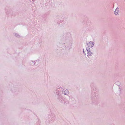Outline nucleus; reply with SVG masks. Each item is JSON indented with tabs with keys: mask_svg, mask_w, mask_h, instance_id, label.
Masks as SVG:
<instances>
[{
	"mask_svg": "<svg viewBox=\"0 0 125 125\" xmlns=\"http://www.w3.org/2000/svg\"><path fill=\"white\" fill-rule=\"evenodd\" d=\"M86 51L87 54V57H88L89 58L90 56H91L92 55L93 53L91 51L89 48L88 47L86 48L85 49H83V53L85 55H86V53L85 52V51L86 52Z\"/></svg>",
	"mask_w": 125,
	"mask_h": 125,
	"instance_id": "obj_1",
	"label": "nucleus"
},
{
	"mask_svg": "<svg viewBox=\"0 0 125 125\" xmlns=\"http://www.w3.org/2000/svg\"><path fill=\"white\" fill-rule=\"evenodd\" d=\"M62 93L64 95H68L69 94V92L68 90L64 89L62 90Z\"/></svg>",
	"mask_w": 125,
	"mask_h": 125,
	"instance_id": "obj_2",
	"label": "nucleus"
},
{
	"mask_svg": "<svg viewBox=\"0 0 125 125\" xmlns=\"http://www.w3.org/2000/svg\"><path fill=\"white\" fill-rule=\"evenodd\" d=\"M94 42L91 41L87 43V45L89 47H92L94 46Z\"/></svg>",
	"mask_w": 125,
	"mask_h": 125,
	"instance_id": "obj_3",
	"label": "nucleus"
},
{
	"mask_svg": "<svg viewBox=\"0 0 125 125\" xmlns=\"http://www.w3.org/2000/svg\"><path fill=\"white\" fill-rule=\"evenodd\" d=\"M115 14L116 15H119V10L118 8H117L115 11H114Z\"/></svg>",
	"mask_w": 125,
	"mask_h": 125,
	"instance_id": "obj_4",
	"label": "nucleus"
},
{
	"mask_svg": "<svg viewBox=\"0 0 125 125\" xmlns=\"http://www.w3.org/2000/svg\"><path fill=\"white\" fill-rule=\"evenodd\" d=\"M38 61H39V60H36V61H34V62H33V61H31L30 62V63L31 64V65H34L35 63V61H36V62L38 61Z\"/></svg>",
	"mask_w": 125,
	"mask_h": 125,
	"instance_id": "obj_5",
	"label": "nucleus"
},
{
	"mask_svg": "<svg viewBox=\"0 0 125 125\" xmlns=\"http://www.w3.org/2000/svg\"><path fill=\"white\" fill-rule=\"evenodd\" d=\"M57 95H58V96L57 97L58 99H60L61 98V96L59 95L58 93H57Z\"/></svg>",
	"mask_w": 125,
	"mask_h": 125,
	"instance_id": "obj_6",
	"label": "nucleus"
},
{
	"mask_svg": "<svg viewBox=\"0 0 125 125\" xmlns=\"http://www.w3.org/2000/svg\"><path fill=\"white\" fill-rule=\"evenodd\" d=\"M15 36L17 37H18V38H19L20 37V35H19L18 34H16V33H15Z\"/></svg>",
	"mask_w": 125,
	"mask_h": 125,
	"instance_id": "obj_7",
	"label": "nucleus"
}]
</instances>
